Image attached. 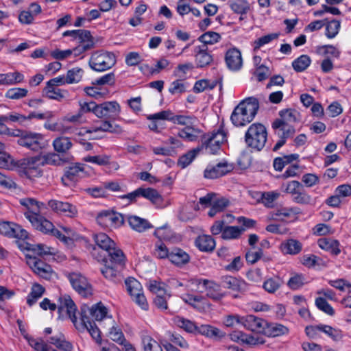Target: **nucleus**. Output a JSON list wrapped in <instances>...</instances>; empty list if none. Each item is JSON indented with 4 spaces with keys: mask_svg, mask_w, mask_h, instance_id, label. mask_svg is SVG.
<instances>
[{
    "mask_svg": "<svg viewBox=\"0 0 351 351\" xmlns=\"http://www.w3.org/2000/svg\"><path fill=\"white\" fill-rule=\"evenodd\" d=\"M125 285L127 291L132 298L143 291L140 282L133 277L126 278Z\"/></svg>",
    "mask_w": 351,
    "mask_h": 351,
    "instance_id": "obj_53",
    "label": "nucleus"
},
{
    "mask_svg": "<svg viewBox=\"0 0 351 351\" xmlns=\"http://www.w3.org/2000/svg\"><path fill=\"white\" fill-rule=\"evenodd\" d=\"M234 166L226 160L216 165H208L204 171V176L207 179H217L232 171Z\"/></svg>",
    "mask_w": 351,
    "mask_h": 351,
    "instance_id": "obj_19",
    "label": "nucleus"
},
{
    "mask_svg": "<svg viewBox=\"0 0 351 351\" xmlns=\"http://www.w3.org/2000/svg\"><path fill=\"white\" fill-rule=\"evenodd\" d=\"M318 246L323 250L330 252L333 256L341 253L340 243L337 239L321 238L317 241Z\"/></svg>",
    "mask_w": 351,
    "mask_h": 351,
    "instance_id": "obj_35",
    "label": "nucleus"
},
{
    "mask_svg": "<svg viewBox=\"0 0 351 351\" xmlns=\"http://www.w3.org/2000/svg\"><path fill=\"white\" fill-rule=\"evenodd\" d=\"M301 213V210L298 207L282 208L276 212L271 213V219L274 220H283L285 217H289L291 215H298Z\"/></svg>",
    "mask_w": 351,
    "mask_h": 351,
    "instance_id": "obj_47",
    "label": "nucleus"
},
{
    "mask_svg": "<svg viewBox=\"0 0 351 351\" xmlns=\"http://www.w3.org/2000/svg\"><path fill=\"white\" fill-rule=\"evenodd\" d=\"M307 282L305 276L301 273H294L287 281V287L293 290H298L302 288Z\"/></svg>",
    "mask_w": 351,
    "mask_h": 351,
    "instance_id": "obj_48",
    "label": "nucleus"
},
{
    "mask_svg": "<svg viewBox=\"0 0 351 351\" xmlns=\"http://www.w3.org/2000/svg\"><path fill=\"white\" fill-rule=\"evenodd\" d=\"M224 138V132L220 130L211 134L205 133L201 137V145L197 147L200 151L205 149L209 154H216L220 149Z\"/></svg>",
    "mask_w": 351,
    "mask_h": 351,
    "instance_id": "obj_11",
    "label": "nucleus"
},
{
    "mask_svg": "<svg viewBox=\"0 0 351 351\" xmlns=\"http://www.w3.org/2000/svg\"><path fill=\"white\" fill-rule=\"evenodd\" d=\"M93 240L98 248L102 250L100 253L101 254H106V252L116 245L114 241L104 232L95 234L93 235Z\"/></svg>",
    "mask_w": 351,
    "mask_h": 351,
    "instance_id": "obj_33",
    "label": "nucleus"
},
{
    "mask_svg": "<svg viewBox=\"0 0 351 351\" xmlns=\"http://www.w3.org/2000/svg\"><path fill=\"white\" fill-rule=\"evenodd\" d=\"M201 335L208 338L221 337V331L219 328L208 324H201L197 326L195 335Z\"/></svg>",
    "mask_w": 351,
    "mask_h": 351,
    "instance_id": "obj_45",
    "label": "nucleus"
},
{
    "mask_svg": "<svg viewBox=\"0 0 351 351\" xmlns=\"http://www.w3.org/2000/svg\"><path fill=\"white\" fill-rule=\"evenodd\" d=\"M72 145L71 139L66 136L57 137L53 141V148L58 153H66Z\"/></svg>",
    "mask_w": 351,
    "mask_h": 351,
    "instance_id": "obj_50",
    "label": "nucleus"
},
{
    "mask_svg": "<svg viewBox=\"0 0 351 351\" xmlns=\"http://www.w3.org/2000/svg\"><path fill=\"white\" fill-rule=\"evenodd\" d=\"M64 37L71 36L72 40H78L79 44L74 47V55L78 56L94 47V38L89 30L73 29L63 32Z\"/></svg>",
    "mask_w": 351,
    "mask_h": 351,
    "instance_id": "obj_6",
    "label": "nucleus"
},
{
    "mask_svg": "<svg viewBox=\"0 0 351 351\" xmlns=\"http://www.w3.org/2000/svg\"><path fill=\"white\" fill-rule=\"evenodd\" d=\"M284 285L283 279L278 275L267 278L263 283V289L269 293H276Z\"/></svg>",
    "mask_w": 351,
    "mask_h": 351,
    "instance_id": "obj_41",
    "label": "nucleus"
},
{
    "mask_svg": "<svg viewBox=\"0 0 351 351\" xmlns=\"http://www.w3.org/2000/svg\"><path fill=\"white\" fill-rule=\"evenodd\" d=\"M316 53L322 56L328 57L330 56L337 59L339 58L341 51L332 45H324L316 47Z\"/></svg>",
    "mask_w": 351,
    "mask_h": 351,
    "instance_id": "obj_51",
    "label": "nucleus"
},
{
    "mask_svg": "<svg viewBox=\"0 0 351 351\" xmlns=\"http://www.w3.org/2000/svg\"><path fill=\"white\" fill-rule=\"evenodd\" d=\"M311 64L309 56L302 54L292 62V67L298 73L304 71Z\"/></svg>",
    "mask_w": 351,
    "mask_h": 351,
    "instance_id": "obj_52",
    "label": "nucleus"
},
{
    "mask_svg": "<svg viewBox=\"0 0 351 351\" xmlns=\"http://www.w3.org/2000/svg\"><path fill=\"white\" fill-rule=\"evenodd\" d=\"M37 157L23 158L14 162V166L25 175L38 163Z\"/></svg>",
    "mask_w": 351,
    "mask_h": 351,
    "instance_id": "obj_43",
    "label": "nucleus"
},
{
    "mask_svg": "<svg viewBox=\"0 0 351 351\" xmlns=\"http://www.w3.org/2000/svg\"><path fill=\"white\" fill-rule=\"evenodd\" d=\"M315 304L319 310L328 315L333 316L335 314V309L324 298H316Z\"/></svg>",
    "mask_w": 351,
    "mask_h": 351,
    "instance_id": "obj_61",
    "label": "nucleus"
},
{
    "mask_svg": "<svg viewBox=\"0 0 351 351\" xmlns=\"http://www.w3.org/2000/svg\"><path fill=\"white\" fill-rule=\"evenodd\" d=\"M171 264L178 267H182L190 262L191 256L183 249L173 247L170 249V254L168 259Z\"/></svg>",
    "mask_w": 351,
    "mask_h": 351,
    "instance_id": "obj_25",
    "label": "nucleus"
},
{
    "mask_svg": "<svg viewBox=\"0 0 351 351\" xmlns=\"http://www.w3.org/2000/svg\"><path fill=\"white\" fill-rule=\"evenodd\" d=\"M324 26L326 27L325 36L328 39H332L335 38L339 32L341 28V22L340 21L336 19L328 21L327 19V21H326V25Z\"/></svg>",
    "mask_w": 351,
    "mask_h": 351,
    "instance_id": "obj_54",
    "label": "nucleus"
},
{
    "mask_svg": "<svg viewBox=\"0 0 351 351\" xmlns=\"http://www.w3.org/2000/svg\"><path fill=\"white\" fill-rule=\"evenodd\" d=\"M47 206L53 213L58 215L75 218L78 215L77 206L69 202L52 199L48 201Z\"/></svg>",
    "mask_w": 351,
    "mask_h": 351,
    "instance_id": "obj_16",
    "label": "nucleus"
},
{
    "mask_svg": "<svg viewBox=\"0 0 351 351\" xmlns=\"http://www.w3.org/2000/svg\"><path fill=\"white\" fill-rule=\"evenodd\" d=\"M43 93L49 99L60 101L65 97V94H66L67 92L66 90L57 88L54 86H49L46 84V86L43 90Z\"/></svg>",
    "mask_w": 351,
    "mask_h": 351,
    "instance_id": "obj_55",
    "label": "nucleus"
},
{
    "mask_svg": "<svg viewBox=\"0 0 351 351\" xmlns=\"http://www.w3.org/2000/svg\"><path fill=\"white\" fill-rule=\"evenodd\" d=\"M83 311L85 312L86 316H90V320H94V322H101L107 317L108 314V309L101 302L93 305L91 308L87 305L82 306L80 308L81 317H82Z\"/></svg>",
    "mask_w": 351,
    "mask_h": 351,
    "instance_id": "obj_21",
    "label": "nucleus"
},
{
    "mask_svg": "<svg viewBox=\"0 0 351 351\" xmlns=\"http://www.w3.org/2000/svg\"><path fill=\"white\" fill-rule=\"evenodd\" d=\"M11 136L18 137L17 143L33 152H39L45 148L47 141L40 134L28 130L15 129L12 132Z\"/></svg>",
    "mask_w": 351,
    "mask_h": 351,
    "instance_id": "obj_4",
    "label": "nucleus"
},
{
    "mask_svg": "<svg viewBox=\"0 0 351 351\" xmlns=\"http://www.w3.org/2000/svg\"><path fill=\"white\" fill-rule=\"evenodd\" d=\"M117 62L113 52L97 51L92 53L88 65L96 72H104L111 69Z\"/></svg>",
    "mask_w": 351,
    "mask_h": 351,
    "instance_id": "obj_8",
    "label": "nucleus"
},
{
    "mask_svg": "<svg viewBox=\"0 0 351 351\" xmlns=\"http://www.w3.org/2000/svg\"><path fill=\"white\" fill-rule=\"evenodd\" d=\"M204 283L208 285L204 291H206V295L208 298L215 301H219L225 296V293L221 292L220 285L214 281H204Z\"/></svg>",
    "mask_w": 351,
    "mask_h": 351,
    "instance_id": "obj_42",
    "label": "nucleus"
},
{
    "mask_svg": "<svg viewBox=\"0 0 351 351\" xmlns=\"http://www.w3.org/2000/svg\"><path fill=\"white\" fill-rule=\"evenodd\" d=\"M259 109V101L254 97H249L241 101L234 108L230 121L236 127H243L251 123Z\"/></svg>",
    "mask_w": 351,
    "mask_h": 351,
    "instance_id": "obj_3",
    "label": "nucleus"
},
{
    "mask_svg": "<svg viewBox=\"0 0 351 351\" xmlns=\"http://www.w3.org/2000/svg\"><path fill=\"white\" fill-rule=\"evenodd\" d=\"M170 249L162 241H158L154 245L153 255L158 259H169Z\"/></svg>",
    "mask_w": 351,
    "mask_h": 351,
    "instance_id": "obj_59",
    "label": "nucleus"
},
{
    "mask_svg": "<svg viewBox=\"0 0 351 351\" xmlns=\"http://www.w3.org/2000/svg\"><path fill=\"white\" fill-rule=\"evenodd\" d=\"M195 62L197 68H203L209 65L213 60V57L208 51L205 45L197 46L194 49Z\"/></svg>",
    "mask_w": 351,
    "mask_h": 351,
    "instance_id": "obj_27",
    "label": "nucleus"
},
{
    "mask_svg": "<svg viewBox=\"0 0 351 351\" xmlns=\"http://www.w3.org/2000/svg\"><path fill=\"white\" fill-rule=\"evenodd\" d=\"M121 112V106L116 101H105L98 105L97 117L115 119Z\"/></svg>",
    "mask_w": 351,
    "mask_h": 351,
    "instance_id": "obj_23",
    "label": "nucleus"
},
{
    "mask_svg": "<svg viewBox=\"0 0 351 351\" xmlns=\"http://www.w3.org/2000/svg\"><path fill=\"white\" fill-rule=\"evenodd\" d=\"M276 131L280 139L273 147L274 152H276L282 147L286 143L287 139L293 136L295 132V130H293L292 129H287L286 130H276Z\"/></svg>",
    "mask_w": 351,
    "mask_h": 351,
    "instance_id": "obj_57",
    "label": "nucleus"
},
{
    "mask_svg": "<svg viewBox=\"0 0 351 351\" xmlns=\"http://www.w3.org/2000/svg\"><path fill=\"white\" fill-rule=\"evenodd\" d=\"M28 90L24 88L14 87L8 89L5 95L8 99L17 100L27 96Z\"/></svg>",
    "mask_w": 351,
    "mask_h": 351,
    "instance_id": "obj_62",
    "label": "nucleus"
},
{
    "mask_svg": "<svg viewBox=\"0 0 351 351\" xmlns=\"http://www.w3.org/2000/svg\"><path fill=\"white\" fill-rule=\"evenodd\" d=\"M142 197L150 201L154 204H159L162 202V197L159 192L152 187H142Z\"/></svg>",
    "mask_w": 351,
    "mask_h": 351,
    "instance_id": "obj_56",
    "label": "nucleus"
},
{
    "mask_svg": "<svg viewBox=\"0 0 351 351\" xmlns=\"http://www.w3.org/2000/svg\"><path fill=\"white\" fill-rule=\"evenodd\" d=\"M29 217L28 221L36 230L45 234H49L51 232V229L53 228V223L41 215L40 213L34 217Z\"/></svg>",
    "mask_w": 351,
    "mask_h": 351,
    "instance_id": "obj_29",
    "label": "nucleus"
},
{
    "mask_svg": "<svg viewBox=\"0 0 351 351\" xmlns=\"http://www.w3.org/2000/svg\"><path fill=\"white\" fill-rule=\"evenodd\" d=\"M280 250L283 254L297 255L302 250V244L294 239H289L281 243Z\"/></svg>",
    "mask_w": 351,
    "mask_h": 351,
    "instance_id": "obj_34",
    "label": "nucleus"
},
{
    "mask_svg": "<svg viewBox=\"0 0 351 351\" xmlns=\"http://www.w3.org/2000/svg\"><path fill=\"white\" fill-rule=\"evenodd\" d=\"M121 267L104 263V267L101 268V272L107 280L117 284L121 282L123 279V276L121 273Z\"/></svg>",
    "mask_w": 351,
    "mask_h": 351,
    "instance_id": "obj_31",
    "label": "nucleus"
},
{
    "mask_svg": "<svg viewBox=\"0 0 351 351\" xmlns=\"http://www.w3.org/2000/svg\"><path fill=\"white\" fill-rule=\"evenodd\" d=\"M243 319V326L247 330L263 335L267 326L266 319L251 314L244 315Z\"/></svg>",
    "mask_w": 351,
    "mask_h": 351,
    "instance_id": "obj_22",
    "label": "nucleus"
},
{
    "mask_svg": "<svg viewBox=\"0 0 351 351\" xmlns=\"http://www.w3.org/2000/svg\"><path fill=\"white\" fill-rule=\"evenodd\" d=\"M0 234L10 239H17L21 242L29 237V233L20 225L11 221H0ZM21 241H18V243Z\"/></svg>",
    "mask_w": 351,
    "mask_h": 351,
    "instance_id": "obj_15",
    "label": "nucleus"
},
{
    "mask_svg": "<svg viewBox=\"0 0 351 351\" xmlns=\"http://www.w3.org/2000/svg\"><path fill=\"white\" fill-rule=\"evenodd\" d=\"M199 152L200 149L197 147L182 155L178 160V166L182 169L186 168L193 161Z\"/></svg>",
    "mask_w": 351,
    "mask_h": 351,
    "instance_id": "obj_49",
    "label": "nucleus"
},
{
    "mask_svg": "<svg viewBox=\"0 0 351 351\" xmlns=\"http://www.w3.org/2000/svg\"><path fill=\"white\" fill-rule=\"evenodd\" d=\"M84 75V70L79 67H75L69 69L67 73L66 77L67 79V84H71L79 82Z\"/></svg>",
    "mask_w": 351,
    "mask_h": 351,
    "instance_id": "obj_64",
    "label": "nucleus"
},
{
    "mask_svg": "<svg viewBox=\"0 0 351 351\" xmlns=\"http://www.w3.org/2000/svg\"><path fill=\"white\" fill-rule=\"evenodd\" d=\"M93 250L92 255L99 262H104L121 268H123L125 264V256L124 253L121 249L116 247V246H114L110 250L106 252V254H101L99 253L96 254V247H93Z\"/></svg>",
    "mask_w": 351,
    "mask_h": 351,
    "instance_id": "obj_10",
    "label": "nucleus"
},
{
    "mask_svg": "<svg viewBox=\"0 0 351 351\" xmlns=\"http://www.w3.org/2000/svg\"><path fill=\"white\" fill-rule=\"evenodd\" d=\"M267 139V128L260 123L250 125L245 133V142L247 146L255 151H261L265 146Z\"/></svg>",
    "mask_w": 351,
    "mask_h": 351,
    "instance_id": "obj_5",
    "label": "nucleus"
},
{
    "mask_svg": "<svg viewBox=\"0 0 351 351\" xmlns=\"http://www.w3.org/2000/svg\"><path fill=\"white\" fill-rule=\"evenodd\" d=\"M173 321L178 328L182 329L187 333L195 335L198 325L195 322L179 315L176 316Z\"/></svg>",
    "mask_w": 351,
    "mask_h": 351,
    "instance_id": "obj_40",
    "label": "nucleus"
},
{
    "mask_svg": "<svg viewBox=\"0 0 351 351\" xmlns=\"http://www.w3.org/2000/svg\"><path fill=\"white\" fill-rule=\"evenodd\" d=\"M128 221L131 228L138 232H143L153 228L147 219L136 215L129 216Z\"/></svg>",
    "mask_w": 351,
    "mask_h": 351,
    "instance_id": "obj_39",
    "label": "nucleus"
},
{
    "mask_svg": "<svg viewBox=\"0 0 351 351\" xmlns=\"http://www.w3.org/2000/svg\"><path fill=\"white\" fill-rule=\"evenodd\" d=\"M202 132L194 124H189L179 130L178 136L188 142H195Z\"/></svg>",
    "mask_w": 351,
    "mask_h": 351,
    "instance_id": "obj_37",
    "label": "nucleus"
},
{
    "mask_svg": "<svg viewBox=\"0 0 351 351\" xmlns=\"http://www.w3.org/2000/svg\"><path fill=\"white\" fill-rule=\"evenodd\" d=\"M182 298L185 303L197 309H200L202 307L203 300H204L202 295L191 293L184 294Z\"/></svg>",
    "mask_w": 351,
    "mask_h": 351,
    "instance_id": "obj_58",
    "label": "nucleus"
},
{
    "mask_svg": "<svg viewBox=\"0 0 351 351\" xmlns=\"http://www.w3.org/2000/svg\"><path fill=\"white\" fill-rule=\"evenodd\" d=\"M45 291V289L40 284L35 283L32 285L31 291L27 297V304L32 306L40 298Z\"/></svg>",
    "mask_w": 351,
    "mask_h": 351,
    "instance_id": "obj_46",
    "label": "nucleus"
},
{
    "mask_svg": "<svg viewBox=\"0 0 351 351\" xmlns=\"http://www.w3.org/2000/svg\"><path fill=\"white\" fill-rule=\"evenodd\" d=\"M195 246L202 252H213L216 246L215 240L212 236L202 234L196 237L194 242Z\"/></svg>",
    "mask_w": 351,
    "mask_h": 351,
    "instance_id": "obj_30",
    "label": "nucleus"
},
{
    "mask_svg": "<svg viewBox=\"0 0 351 351\" xmlns=\"http://www.w3.org/2000/svg\"><path fill=\"white\" fill-rule=\"evenodd\" d=\"M144 351H162L159 343L149 335H145L142 338Z\"/></svg>",
    "mask_w": 351,
    "mask_h": 351,
    "instance_id": "obj_60",
    "label": "nucleus"
},
{
    "mask_svg": "<svg viewBox=\"0 0 351 351\" xmlns=\"http://www.w3.org/2000/svg\"><path fill=\"white\" fill-rule=\"evenodd\" d=\"M229 337L232 341L250 348H256L266 342L265 339L261 336H255L240 330L232 331L229 334Z\"/></svg>",
    "mask_w": 351,
    "mask_h": 351,
    "instance_id": "obj_17",
    "label": "nucleus"
},
{
    "mask_svg": "<svg viewBox=\"0 0 351 351\" xmlns=\"http://www.w3.org/2000/svg\"><path fill=\"white\" fill-rule=\"evenodd\" d=\"M245 231V228L242 227L226 226L221 237L224 240L238 239Z\"/></svg>",
    "mask_w": 351,
    "mask_h": 351,
    "instance_id": "obj_44",
    "label": "nucleus"
},
{
    "mask_svg": "<svg viewBox=\"0 0 351 351\" xmlns=\"http://www.w3.org/2000/svg\"><path fill=\"white\" fill-rule=\"evenodd\" d=\"M110 156L106 154L104 155H96V156H88L84 158L85 162L96 164L100 166L109 165L111 168L114 170H117L119 167V164L114 161H110Z\"/></svg>",
    "mask_w": 351,
    "mask_h": 351,
    "instance_id": "obj_38",
    "label": "nucleus"
},
{
    "mask_svg": "<svg viewBox=\"0 0 351 351\" xmlns=\"http://www.w3.org/2000/svg\"><path fill=\"white\" fill-rule=\"evenodd\" d=\"M280 119H275L271 123L274 130H286L292 129L295 130L294 124L301 120V114L295 108H286L279 111Z\"/></svg>",
    "mask_w": 351,
    "mask_h": 351,
    "instance_id": "obj_9",
    "label": "nucleus"
},
{
    "mask_svg": "<svg viewBox=\"0 0 351 351\" xmlns=\"http://www.w3.org/2000/svg\"><path fill=\"white\" fill-rule=\"evenodd\" d=\"M20 204L27 208L24 215L27 219L29 217H34L40 213L42 207L45 206L43 202H40L34 198H23L20 199Z\"/></svg>",
    "mask_w": 351,
    "mask_h": 351,
    "instance_id": "obj_28",
    "label": "nucleus"
},
{
    "mask_svg": "<svg viewBox=\"0 0 351 351\" xmlns=\"http://www.w3.org/2000/svg\"><path fill=\"white\" fill-rule=\"evenodd\" d=\"M225 62L230 70L234 71L240 70L243 64L241 51L237 48L228 49L226 53Z\"/></svg>",
    "mask_w": 351,
    "mask_h": 351,
    "instance_id": "obj_24",
    "label": "nucleus"
},
{
    "mask_svg": "<svg viewBox=\"0 0 351 351\" xmlns=\"http://www.w3.org/2000/svg\"><path fill=\"white\" fill-rule=\"evenodd\" d=\"M124 220L122 214L112 210H103L96 217L97 223L105 228H117L123 224Z\"/></svg>",
    "mask_w": 351,
    "mask_h": 351,
    "instance_id": "obj_13",
    "label": "nucleus"
},
{
    "mask_svg": "<svg viewBox=\"0 0 351 351\" xmlns=\"http://www.w3.org/2000/svg\"><path fill=\"white\" fill-rule=\"evenodd\" d=\"M72 288L80 295L87 298L93 294V287L86 276L79 272L66 275Z\"/></svg>",
    "mask_w": 351,
    "mask_h": 351,
    "instance_id": "obj_14",
    "label": "nucleus"
},
{
    "mask_svg": "<svg viewBox=\"0 0 351 351\" xmlns=\"http://www.w3.org/2000/svg\"><path fill=\"white\" fill-rule=\"evenodd\" d=\"M148 119L167 120L173 124L184 126L189 124H194L197 121V117L194 115L174 114L170 110H162L159 112L151 114L148 117Z\"/></svg>",
    "mask_w": 351,
    "mask_h": 351,
    "instance_id": "obj_12",
    "label": "nucleus"
},
{
    "mask_svg": "<svg viewBox=\"0 0 351 351\" xmlns=\"http://www.w3.org/2000/svg\"><path fill=\"white\" fill-rule=\"evenodd\" d=\"M289 332V328L283 324L267 321L263 335L268 337H276L287 335Z\"/></svg>",
    "mask_w": 351,
    "mask_h": 351,
    "instance_id": "obj_36",
    "label": "nucleus"
},
{
    "mask_svg": "<svg viewBox=\"0 0 351 351\" xmlns=\"http://www.w3.org/2000/svg\"><path fill=\"white\" fill-rule=\"evenodd\" d=\"M58 313L66 311L69 317L73 323L75 328L79 332H84L86 330L96 343H101V332L94 320H90V316H86L83 311L82 317H80V322H77L76 317L77 306L70 295H65L59 300Z\"/></svg>",
    "mask_w": 351,
    "mask_h": 351,
    "instance_id": "obj_2",
    "label": "nucleus"
},
{
    "mask_svg": "<svg viewBox=\"0 0 351 351\" xmlns=\"http://www.w3.org/2000/svg\"><path fill=\"white\" fill-rule=\"evenodd\" d=\"M41 12V6L36 2H32L29 4L28 10H22L19 13V21L23 25L32 24L35 16Z\"/></svg>",
    "mask_w": 351,
    "mask_h": 351,
    "instance_id": "obj_26",
    "label": "nucleus"
},
{
    "mask_svg": "<svg viewBox=\"0 0 351 351\" xmlns=\"http://www.w3.org/2000/svg\"><path fill=\"white\" fill-rule=\"evenodd\" d=\"M281 189L283 193L289 194L291 200L296 204L308 205L313 202L312 197L305 191L303 185L297 180L282 184Z\"/></svg>",
    "mask_w": 351,
    "mask_h": 351,
    "instance_id": "obj_7",
    "label": "nucleus"
},
{
    "mask_svg": "<svg viewBox=\"0 0 351 351\" xmlns=\"http://www.w3.org/2000/svg\"><path fill=\"white\" fill-rule=\"evenodd\" d=\"M227 5L233 13L240 15V20L244 17L250 10V3L247 0H228Z\"/></svg>",
    "mask_w": 351,
    "mask_h": 351,
    "instance_id": "obj_32",
    "label": "nucleus"
},
{
    "mask_svg": "<svg viewBox=\"0 0 351 351\" xmlns=\"http://www.w3.org/2000/svg\"><path fill=\"white\" fill-rule=\"evenodd\" d=\"M84 165L75 163L65 167L64 174L61 178L64 186L74 185L84 174Z\"/></svg>",
    "mask_w": 351,
    "mask_h": 351,
    "instance_id": "obj_20",
    "label": "nucleus"
},
{
    "mask_svg": "<svg viewBox=\"0 0 351 351\" xmlns=\"http://www.w3.org/2000/svg\"><path fill=\"white\" fill-rule=\"evenodd\" d=\"M221 39V35L215 32L208 31L201 35L198 40L203 43L206 46L213 45L219 42Z\"/></svg>",
    "mask_w": 351,
    "mask_h": 351,
    "instance_id": "obj_63",
    "label": "nucleus"
},
{
    "mask_svg": "<svg viewBox=\"0 0 351 351\" xmlns=\"http://www.w3.org/2000/svg\"><path fill=\"white\" fill-rule=\"evenodd\" d=\"M19 248L25 253L27 264L36 275L46 280L51 278L53 269L51 265L37 256L53 254V247L44 244L20 242Z\"/></svg>",
    "mask_w": 351,
    "mask_h": 351,
    "instance_id": "obj_1",
    "label": "nucleus"
},
{
    "mask_svg": "<svg viewBox=\"0 0 351 351\" xmlns=\"http://www.w3.org/2000/svg\"><path fill=\"white\" fill-rule=\"evenodd\" d=\"M221 283L225 289L237 292V294H233V298H239L241 295L250 291V285L241 278L226 276L222 277Z\"/></svg>",
    "mask_w": 351,
    "mask_h": 351,
    "instance_id": "obj_18",
    "label": "nucleus"
}]
</instances>
